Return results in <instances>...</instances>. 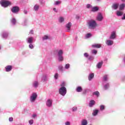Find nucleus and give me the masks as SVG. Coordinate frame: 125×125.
I'll use <instances>...</instances> for the list:
<instances>
[{"label": "nucleus", "instance_id": "obj_1", "mask_svg": "<svg viewBox=\"0 0 125 125\" xmlns=\"http://www.w3.org/2000/svg\"><path fill=\"white\" fill-rule=\"evenodd\" d=\"M59 93L62 95V96H65L67 93V89L66 87H61L59 89Z\"/></svg>", "mask_w": 125, "mask_h": 125}, {"label": "nucleus", "instance_id": "obj_2", "mask_svg": "<svg viewBox=\"0 0 125 125\" xmlns=\"http://www.w3.org/2000/svg\"><path fill=\"white\" fill-rule=\"evenodd\" d=\"M38 98V94L36 92L33 93L30 97V101L31 103H34L36 100H37V98Z\"/></svg>", "mask_w": 125, "mask_h": 125}, {"label": "nucleus", "instance_id": "obj_3", "mask_svg": "<svg viewBox=\"0 0 125 125\" xmlns=\"http://www.w3.org/2000/svg\"><path fill=\"white\" fill-rule=\"evenodd\" d=\"M88 25L90 29H94L97 26V23L95 21L90 20L88 22Z\"/></svg>", "mask_w": 125, "mask_h": 125}, {"label": "nucleus", "instance_id": "obj_4", "mask_svg": "<svg viewBox=\"0 0 125 125\" xmlns=\"http://www.w3.org/2000/svg\"><path fill=\"white\" fill-rule=\"evenodd\" d=\"M0 3L3 7H7L8 5L11 4V3L9 1H6L5 0H1L0 1Z\"/></svg>", "mask_w": 125, "mask_h": 125}, {"label": "nucleus", "instance_id": "obj_5", "mask_svg": "<svg viewBox=\"0 0 125 125\" xmlns=\"http://www.w3.org/2000/svg\"><path fill=\"white\" fill-rule=\"evenodd\" d=\"M63 50H59L58 51V60L60 62L63 61L64 58H63Z\"/></svg>", "mask_w": 125, "mask_h": 125}, {"label": "nucleus", "instance_id": "obj_6", "mask_svg": "<svg viewBox=\"0 0 125 125\" xmlns=\"http://www.w3.org/2000/svg\"><path fill=\"white\" fill-rule=\"evenodd\" d=\"M20 10V8L18 6H14L11 9L12 12L15 14H18Z\"/></svg>", "mask_w": 125, "mask_h": 125}, {"label": "nucleus", "instance_id": "obj_7", "mask_svg": "<svg viewBox=\"0 0 125 125\" xmlns=\"http://www.w3.org/2000/svg\"><path fill=\"white\" fill-rule=\"evenodd\" d=\"M49 74H44L42 77V82H47L48 78H49Z\"/></svg>", "mask_w": 125, "mask_h": 125}, {"label": "nucleus", "instance_id": "obj_8", "mask_svg": "<svg viewBox=\"0 0 125 125\" xmlns=\"http://www.w3.org/2000/svg\"><path fill=\"white\" fill-rule=\"evenodd\" d=\"M52 100L50 99H48L47 100L46 102V105L47 107H48V108H50L51 107H52Z\"/></svg>", "mask_w": 125, "mask_h": 125}, {"label": "nucleus", "instance_id": "obj_9", "mask_svg": "<svg viewBox=\"0 0 125 125\" xmlns=\"http://www.w3.org/2000/svg\"><path fill=\"white\" fill-rule=\"evenodd\" d=\"M103 19L104 18L103 16L102 15V14H101V13H99L98 16H97V20L98 21H99L100 22H101V21H102Z\"/></svg>", "mask_w": 125, "mask_h": 125}, {"label": "nucleus", "instance_id": "obj_10", "mask_svg": "<svg viewBox=\"0 0 125 125\" xmlns=\"http://www.w3.org/2000/svg\"><path fill=\"white\" fill-rule=\"evenodd\" d=\"M105 43L106 45H108V46H111V45H113V44H114V41L111 40H107L105 41Z\"/></svg>", "mask_w": 125, "mask_h": 125}, {"label": "nucleus", "instance_id": "obj_11", "mask_svg": "<svg viewBox=\"0 0 125 125\" xmlns=\"http://www.w3.org/2000/svg\"><path fill=\"white\" fill-rule=\"evenodd\" d=\"M117 37V35H116V32L113 31L111 32L110 36L109 37L110 40H115Z\"/></svg>", "mask_w": 125, "mask_h": 125}, {"label": "nucleus", "instance_id": "obj_12", "mask_svg": "<svg viewBox=\"0 0 125 125\" xmlns=\"http://www.w3.org/2000/svg\"><path fill=\"white\" fill-rule=\"evenodd\" d=\"M119 3H114L112 5V9H114V10H116L117 8H119Z\"/></svg>", "mask_w": 125, "mask_h": 125}, {"label": "nucleus", "instance_id": "obj_13", "mask_svg": "<svg viewBox=\"0 0 125 125\" xmlns=\"http://www.w3.org/2000/svg\"><path fill=\"white\" fill-rule=\"evenodd\" d=\"M71 27H72V23L69 22L66 25V28L67 30V32H69L71 31Z\"/></svg>", "mask_w": 125, "mask_h": 125}, {"label": "nucleus", "instance_id": "obj_14", "mask_svg": "<svg viewBox=\"0 0 125 125\" xmlns=\"http://www.w3.org/2000/svg\"><path fill=\"white\" fill-rule=\"evenodd\" d=\"M8 32L7 31H3L2 32V37L3 39H6L7 37H8Z\"/></svg>", "mask_w": 125, "mask_h": 125}, {"label": "nucleus", "instance_id": "obj_15", "mask_svg": "<svg viewBox=\"0 0 125 125\" xmlns=\"http://www.w3.org/2000/svg\"><path fill=\"white\" fill-rule=\"evenodd\" d=\"M94 105H95V101L93 100H90L89 103V106L91 108Z\"/></svg>", "mask_w": 125, "mask_h": 125}, {"label": "nucleus", "instance_id": "obj_16", "mask_svg": "<svg viewBox=\"0 0 125 125\" xmlns=\"http://www.w3.org/2000/svg\"><path fill=\"white\" fill-rule=\"evenodd\" d=\"M109 80V76L107 75H105L103 77V83H105L106 82Z\"/></svg>", "mask_w": 125, "mask_h": 125}, {"label": "nucleus", "instance_id": "obj_17", "mask_svg": "<svg viewBox=\"0 0 125 125\" xmlns=\"http://www.w3.org/2000/svg\"><path fill=\"white\" fill-rule=\"evenodd\" d=\"M34 38L33 37H28L26 39V42L28 43H33Z\"/></svg>", "mask_w": 125, "mask_h": 125}, {"label": "nucleus", "instance_id": "obj_18", "mask_svg": "<svg viewBox=\"0 0 125 125\" xmlns=\"http://www.w3.org/2000/svg\"><path fill=\"white\" fill-rule=\"evenodd\" d=\"M103 84H104V88L105 90L108 89V88L110 87V83H103Z\"/></svg>", "mask_w": 125, "mask_h": 125}, {"label": "nucleus", "instance_id": "obj_19", "mask_svg": "<svg viewBox=\"0 0 125 125\" xmlns=\"http://www.w3.org/2000/svg\"><path fill=\"white\" fill-rule=\"evenodd\" d=\"M32 85L33 87H34L35 88H37V87L39 86V82L37 81L33 82L32 83Z\"/></svg>", "mask_w": 125, "mask_h": 125}, {"label": "nucleus", "instance_id": "obj_20", "mask_svg": "<svg viewBox=\"0 0 125 125\" xmlns=\"http://www.w3.org/2000/svg\"><path fill=\"white\" fill-rule=\"evenodd\" d=\"M17 21H16V19L15 18H12L11 19V23L12 24V25H16Z\"/></svg>", "mask_w": 125, "mask_h": 125}, {"label": "nucleus", "instance_id": "obj_21", "mask_svg": "<svg viewBox=\"0 0 125 125\" xmlns=\"http://www.w3.org/2000/svg\"><path fill=\"white\" fill-rule=\"evenodd\" d=\"M6 72H10L12 70V66L8 65L5 67Z\"/></svg>", "mask_w": 125, "mask_h": 125}, {"label": "nucleus", "instance_id": "obj_22", "mask_svg": "<svg viewBox=\"0 0 125 125\" xmlns=\"http://www.w3.org/2000/svg\"><path fill=\"white\" fill-rule=\"evenodd\" d=\"M40 8V5L36 4L34 5V6L33 7V10L35 11H38V10H39Z\"/></svg>", "mask_w": 125, "mask_h": 125}, {"label": "nucleus", "instance_id": "obj_23", "mask_svg": "<svg viewBox=\"0 0 125 125\" xmlns=\"http://www.w3.org/2000/svg\"><path fill=\"white\" fill-rule=\"evenodd\" d=\"M98 10H99V8H98V7L97 6H95L94 7H92L91 11H92L93 12L98 11Z\"/></svg>", "mask_w": 125, "mask_h": 125}, {"label": "nucleus", "instance_id": "obj_24", "mask_svg": "<svg viewBox=\"0 0 125 125\" xmlns=\"http://www.w3.org/2000/svg\"><path fill=\"white\" fill-rule=\"evenodd\" d=\"M92 47H94L95 48H100V47H101V45L99 44H94L92 45Z\"/></svg>", "mask_w": 125, "mask_h": 125}, {"label": "nucleus", "instance_id": "obj_25", "mask_svg": "<svg viewBox=\"0 0 125 125\" xmlns=\"http://www.w3.org/2000/svg\"><path fill=\"white\" fill-rule=\"evenodd\" d=\"M98 112H99V110H98V109L94 110L93 111L92 115L94 116V117L97 116V114H98Z\"/></svg>", "mask_w": 125, "mask_h": 125}, {"label": "nucleus", "instance_id": "obj_26", "mask_svg": "<svg viewBox=\"0 0 125 125\" xmlns=\"http://www.w3.org/2000/svg\"><path fill=\"white\" fill-rule=\"evenodd\" d=\"M81 125H87V120L86 119H83L81 121Z\"/></svg>", "mask_w": 125, "mask_h": 125}, {"label": "nucleus", "instance_id": "obj_27", "mask_svg": "<svg viewBox=\"0 0 125 125\" xmlns=\"http://www.w3.org/2000/svg\"><path fill=\"white\" fill-rule=\"evenodd\" d=\"M76 91L77 92H82L83 91V88H82V86H78L76 89Z\"/></svg>", "mask_w": 125, "mask_h": 125}, {"label": "nucleus", "instance_id": "obj_28", "mask_svg": "<svg viewBox=\"0 0 125 125\" xmlns=\"http://www.w3.org/2000/svg\"><path fill=\"white\" fill-rule=\"evenodd\" d=\"M125 3H122L119 6V10H124L125 9Z\"/></svg>", "mask_w": 125, "mask_h": 125}, {"label": "nucleus", "instance_id": "obj_29", "mask_svg": "<svg viewBox=\"0 0 125 125\" xmlns=\"http://www.w3.org/2000/svg\"><path fill=\"white\" fill-rule=\"evenodd\" d=\"M102 65H103V62H99L97 64V67L98 69H101V67H102Z\"/></svg>", "mask_w": 125, "mask_h": 125}, {"label": "nucleus", "instance_id": "obj_30", "mask_svg": "<svg viewBox=\"0 0 125 125\" xmlns=\"http://www.w3.org/2000/svg\"><path fill=\"white\" fill-rule=\"evenodd\" d=\"M94 77V73H91L88 76V80L89 81H91L93 79Z\"/></svg>", "mask_w": 125, "mask_h": 125}, {"label": "nucleus", "instance_id": "obj_31", "mask_svg": "<svg viewBox=\"0 0 125 125\" xmlns=\"http://www.w3.org/2000/svg\"><path fill=\"white\" fill-rule=\"evenodd\" d=\"M62 1H55L54 3V5H60V4H61Z\"/></svg>", "mask_w": 125, "mask_h": 125}, {"label": "nucleus", "instance_id": "obj_32", "mask_svg": "<svg viewBox=\"0 0 125 125\" xmlns=\"http://www.w3.org/2000/svg\"><path fill=\"white\" fill-rule=\"evenodd\" d=\"M124 14V12L120 11H117L116 12V15L117 16H122Z\"/></svg>", "mask_w": 125, "mask_h": 125}, {"label": "nucleus", "instance_id": "obj_33", "mask_svg": "<svg viewBox=\"0 0 125 125\" xmlns=\"http://www.w3.org/2000/svg\"><path fill=\"white\" fill-rule=\"evenodd\" d=\"M93 95H95L97 97H99L100 94L98 91H97L93 93Z\"/></svg>", "mask_w": 125, "mask_h": 125}, {"label": "nucleus", "instance_id": "obj_34", "mask_svg": "<svg viewBox=\"0 0 125 125\" xmlns=\"http://www.w3.org/2000/svg\"><path fill=\"white\" fill-rule=\"evenodd\" d=\"M64 18L63 17H61L59 18V23H63L64 22Z\"/></svg>", "mask_w": 125, "mask_h": 125}, {"label": "nucleus", "instance_id": "obj_35", "mask_svg": "<svg viewBox=\"0 0 125 125\" xmlns=\"http://www.w3.org/2000/svg\"><path fill=\"white\" fill-rule=\"evenodd\" d=\"M90 92V89H84L83 90V94H86V93H88V92Z\"/></svg>", "mask_w": 125, "mask_h": 125}, {"label": "nucleus", "instance_id": "obj_36", "mask_svg": "<svg viewBox=\"0 0 125 125\" xmlns=\"http://www.w3.org/2000/svg\"><path fill=\"white\" fill-rule=\"evenodd\" d=\"M49 36L45 35L42 37V41H46V40H49Z\"/></svg>", "mask_w": 125, "mask_h": 125}, {"label": "nucleus", "instance_id": "obj_37", "mask_svg": "<svg viewBox=\"0 0 125 125\" xmlns=\"http://www.w3.org/2000/svg\"><path fill=\"white\" fill-rule=\"evenodd\" d=\"M91 33H88L85 35V39H89V38H91Z\"/></svg>", "mask_w": 125, "mask_h": 125}, {"label": "nucleus", "instance_id": "obj_38", "mask_svg": "<svg viewBox=\"0 0 125 125\" xmlns=\"http://www.w3.org/2000/svg\"><path fill=\"white\" fill-rule=\"evenodd\" d=\"M28 23V20L25 19L22 23L23 26H27V24Z\"/></svg>", "mask_w": 125, "mask_h": 125}, {"label": "nucleus", "instance_id": "obj_39", "mask_svg": "<svg viewBox=\"0 0 125 125\" xmlns=\"http://www.w3.org/2000/svg\"><path fill=\"white\" fill-rule=\"evenodd\" d=\"M88 59L89 61H92V60H94V57L93 56H89Z\"/></svg>", "mask_w": 125, "mask_h": 125}, {"label": "nucleus", "instance_id": "obj_40", "mask_svg": "<svg viewBox=\"0 0 125 125\" xmlns=\"http://www.w3.org/2000/svg\"><path fill=\"white\" fill-rule=\"evenodd\" d=\"M100 110L101 111H104V110H105V105H100Z\"/></svg>", "mask_w": 125, "mask_h": 125}, {"label": "nucleus", "instance_id": "obj_41", "mask_svg": "<svg viewBox=\"0 0 125 125\" xmlns=\"http://www.w3.org/2000/svg\"><path fill=\"white\" fill-rule=\"evenodd\" d=\"M58 69L59 70H60V71H61V72H63L64 71V70L63 69V66H62V65H59L58 67Z\"/></svg>", "mask_w": 125, "mask_h": 125}, {"label": "nucleus", "instance_id": "obj_42", "mask_svg": "<svg viewBox=\"0 0 125 125\" xmlns=\"http://www.w3.org/2000/svg\"><path fill=\"white\" fill-rule=\"evenodd\" d=\"M61 87H65L66 86V83L63 82L60 84Z\"/></svg>", "mask_w": 125, "mask_h": 125}, {"label": "nucleus", "instance_id": "obj_43", "mask_svg": "<svg viewBox=\"0 0 125 125\" xmlns=\"http://www.w3.org/2000/svg\"><path fill=\"white\" fill-rule=\"evenodd\" d=\"M86 8H88V9H90V8H91V9H92V6L90 4H87L86 5Z\"/></svg>", "mask_w": 125, "mask_h": 125}, {"label": "nucleus", "instance_id": "obj_44", "mask_svg": "<svg viewBox=\"0 0 125 125\" xmlns=\"http://www.w3.org/2000/svg\"><path fill=\"white\" fill-rule=\"evenodd\" d=\"M78 110V107L74 106L72 107V112H76Z\"/></svg>", "mask_w": 125, "mask_h": 125}, {"label": "nucleus", "instance_id": "obj_45", "mask_svg": "<svg viewBox=\"0 0 125 125\" xmlns=\"http://www.w3.org/2000/svg\"><path fill=\"white\" fill-rule=\"evenodd\" d=\"M70 68V64L67 63L65 65V69H69Z\"/></svg>", "mask_w": 125, "mask_h": 125}, {"label": "nucleus", "instance_id": "obj_46", "mask_svg": "<svg viewBox=\"0 0 125 125\" xmlns=\"http://www.w3.org/2000/svg\"><path fill=\"white\" fill-rule=\"evenodd\" d=\"M29 48H31V49H33L34 48V45H32V43H30V44L29 45Z\"/></svg>", "mask_w": 125, "mask_h": 125}, {"label": "nucleus", "instance_id": "obj_47", "mask_svg": "<svg viewBox=\"0 0 125 125\" xmlns=\"http://www.w3.org/2000/svg\"><path fill=\"white\" fill-rule=\"evenodd\" d=\"M84 57H85V58H88V57H89V55H88V54L87 53H85L84 54Z\"/></svg>", "mask_w": 125, "mask_h": 125}, {"label": "nucleus", "instance_id": "obj_48", "mask_svg": "<svg viewBox=\"0 0 125 125\" xmlns=\"http://www.w3.org/2000/svg\"><path fill=\"white\" fill-rule=\"evenodd\" d=\"M59 75L58 73H56L54 75V78L55 80H57L58 79Z\"/></svg>", "mask_w": 125, "mask_h": 125}, {"label": "nucleus", "instance_id": "obj_49", "mask_svg": "<svg viewBox=\"0 0 125 125\" xmlns=\"http://www.w3.org/2000/svg\"><path fill=\"white\" fill-rule=\"evenodd\" d=\"M29 125H33L34 124V120H29Z\"/></svg>", "mask_w": 125, "mask_h": 125}, {"label": "nucleus", "instance_id": "obj_50", "mask_svg": "<svg viewBox=\"0 0 125 125\" xmlns=\"http://www.w3.org/2000/svg\"><path fill=\"white\" fill-rule=\"evenodd\" d=\"M92 53H93V54H97V51L96 50H93L92 51Z\"/></svg>", "mask_w": 125, "mask_h": 125}, {"label": "nucleus", "instance_id": "obj_51", "mask_svg": "<svg viewBox=\"0 0 125 125\" xmlns=\"http://www.w3.org/2000/svg\"><path fill=\"white\" fill-rule=\"evenodd\" d=\"M53 11H54V12H55L56 13H57V12H58V9H56V8H53Z\"/></svg>", "mask_w": 125, "mask_h": 125}, {"label": "nucleus", "instance_id": "obj_52", "mask_svg": "<svg viewBox=\"0 0 125 125\" xmlns=\"http://www.w3.org/2000/svg\"><path fill=\"white\" fill-rule=\"evenodd\" d=\"M32 117L33 119H35V118H37V114H34L32 115Z\"/></svg>", "mask_w": 125, "mask_h": 125}, {"label": "nucleus", "instance_id": "obj_53", "mask_svg": "<svg viewBox=\"0 0 125 125\" xmlns=\"http://www.w3.org/2000/svg\"><path fill=\"white\" fill-rule=\"evenodd\" d=\"M65 125H70L71 123H70V122L67 121V122H65Z\"/></svg>", "mask_w": 125, "mask_h": 125}, {"label": "nucleus", "instance_id": "obj_54", "mask_svg": "<svg viewBox=\"0 0 125 125\" xmlns=\"http://www.w3.org/2000/svg\"><path fill=\"white\" fill-rule=\"evenodd\" d=\"M9 122H13V118L10 117L9 118Z\"/></svg>", "mask_w": 125, "mask_h": 125}, {"label": "nucleus", "instance_id": "obj_55", "mask_svg": "<svg viewBox=\"0 0 125 125\" xmlns=\"http://www.w3.org/2000/svg\"><path fill=\"white\" fill-rule=\"evenodd\" d=\"M23 13H24V14H27L28 13V11L26 10H24L23 11Z\"/></svg>", "mask_w": 125, "mask_h": 125}, {"label": "nucleus", "instance_id": "obj_56", "mask_svg": "<svg viewBox=\"0 0 125 125\" xmlns=\"http://www.w3.org/2000/svg\"><path fill=\"white\" fill-rule=\"evenodd\" d=\"M29 34H32V35H33L34 34V30H30Z\"/></svg>", "mask_w": 125, "mask_h": 125}, {"label": "nucleus", "instance_id": "obj_57", "mask_svg": "<svg viewBox=\"0 0 125 125\" xmlns=\"http://www.w3.org/2000/svg\"><path fill=\"white\" fill-rule=\"evenodd\" d=\"M122 20H125V14H124L123 17L122 18Z\"/></svg>", "mask_w": 125, "mask_h": 125}, {"label": "nucleus", "instance_id": "obj_58", "mask_svg": "<svg viewBox=\"0 0 125 125\" xmlns=\"http://www.w3.org/2000/svg\"><path fill=\"white\" fill-rule=\"evenodd\" d=\"M40 2L41 4H43L44 3L43 1L42 0H40Z\"/></svg>", "mask_w": 125, "mask_h": 125}, {"label": "nucleus", "instance_id": "obj_59", "mask_svg": "<svg viewBox=\"0 0 125 125\" xmlns=\"http://www.w3.org/2000/svg\"><path fill=\"white\" fill-rule=\"evenodd\" d=\"M25 52H22V54H25Z\"/></svg>", "mask_w": 125, "mask_h": 125}, {"label": "nucleus", "instance_id": "obj_60", "mask_svg": "<svg viewBox=\"0 0 125 125\" xmlns=\"http://www.w3.org/2000/svg\"><path fill=\"white\" fill-rule=\"evenodd\" d=\"M97 1H101V0H97Z\"/></svg>", "mask_w": 125, "mask_h": 125}, {"label": "nucleus", "instance_id": "obj_61", "mask_svg": "<svg viewBox=\"0 0 125 125\" xmlns=\"http://www.w3.org/2000/svg\"><path fill=\"white\" fill-rule=\"evenodd\" d=\"M0 48H1V47H0Z\"/></svg>", "mask_w": 125, "mask_h": 125}]
</instances>
